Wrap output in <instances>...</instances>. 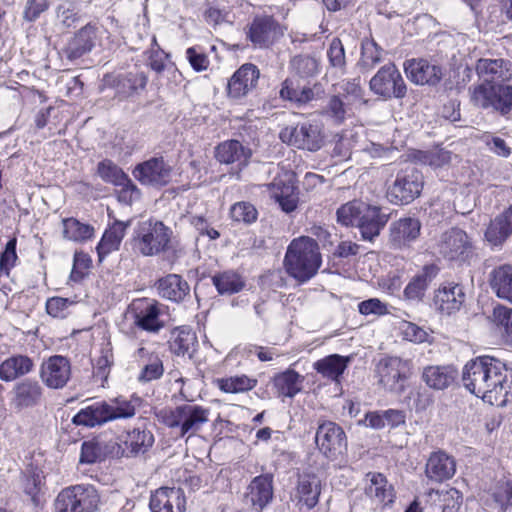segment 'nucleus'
Returning a JSON list of instances; mask_svg holds the SVG:
<instances>
[{
	"instance_id": "nucleus-10",
	"label": "nucleus",
	"mask_w": 512,
	"mask_h": 512,
	"mask_svg": "<svg viewBox=\"0 0 512 512\" xmlns=\"http://www.w3.org/2000/svg\"><path fill=\"white\" fill-rule=\"evenodd\" d=\"M280 139L290 146L307 151H317L324 144L322 125L318 122H303L294 127H285Z\"/></svg>"
},
{
	"instance_id": "nucleus-31",
	"label": "nucleus",
	"mask_w": 512,
	"mask_h": 512,
	"mask_svg": "<svg viewBox=\"0 0 512 512\" xmlns=\"http://www.w3.org/2000/svg\"><path fill=\"white\" fill-rule=\"evenodd\" d=\"M321 490L322 482L316 474L303 473L298 477L295 496L300 503L312 509L319 502Z\"/></svg>"
},
{
	"instance_id": "nucleus-16",
	"label": "nucleus",
	"mask_w": 512,
	"mask_h": 512,
	"mask_svg": "<svg viewBox=\"0 0 512 512\" xmlns=\"http://www.w3.org/2000/svg\"><path fill=\"white\" fill-rule=\"evenodd\" d=\"M171 166L163 157H152L135 166L133 176L142 185L162 187L171 179Z\"/></svg>"
},
{
	"instance_id": "nucleus-63",
	"label": "nucleus",
	"mask_w": 512,
	"mask_h": 512,
	"mask_svg": "<svg viewBox=\"0 0 512 512\" xmlns=\"http://www.w3.org/2000/svg\"><path fill=\"white\" fill-rule=\"evenodd\" d=\"M90 263H91V260L86 254L75 253L74 261H73V268H72V271L70 274V280H72L74 282L81 281L87 274V271L90 267Z\"/></svg>"
},
{
	"instance_id": "nucleus-59",
	"label": "nucleus",
	"mask_w": 512,
	"mask_h": 512,
	"mask_svg": "<svg viewBox=\"0 0 512 512\" xmlns=\"http://www.w3.org/2000/svg\"><path fill=\"white\" fill-rule=\"evenodd\" d=\"M327 57L333 68L343 70L346 65L344 46L339 38H333L330 42Z\"/></svg>"
},
{
	"instance_id": "nucleus-30",
	"label": "nucleus",
	"mask_w": 512,
	"mask_h": 512,
	"mask_svg": "<svg viewBox=\"0 0 512 512\" xmlns=\"http://www.w3.org/2000/svg\"><path fill=\"white\" fill-rule=\"evenodd\" d=\"M456 472L455 459L444 451L433 452L426 463V476L435 482L451 479Z\"/></svg>"
},
{
	"instance_id": "nucleus-25",
	"label": "nucleus",
	"mask_w": 512,
	"mask_h": 512,
	"mask_svg": "<svg viewBox=\"0 0 512 512\" xmlns=\"http://www.w3.org/2000/svg\"><path fill=\"white\" fill-rule=\"evenodd\" d=\"M149 507L152 512H183L185 497L180 488L162 487L150 498Z\"/></svg>"
},
{
	"instance_id": "nucleus-39",
	"label": "nucleus",
	"mask_w": 512,
	"mask_h": 512,
	"mask_svg": "<svg viewBox=\"0 0 512 512\" xmlns=\"http://www.w3.org/2000/svg\"><path fill=\"white\" fill-rule=\"evenodd\" d=\"M278 25L271 17L255 18L249 30L250 40L259 47H266L273 42Z\"/></svg>"
},
{
	"instance_id": "nucleus-4",
	"label": "nucleus",
	"mask_w": 512,
	"mask_h": 512,
	"mask_svg": "<svg viewBox=\"0 0 512 512\" xmlns=\"http://www.w3.org/2000/svg\"><path fill=\"white\" fill-rule=\"evenodd\" d=\"M134 405L124 399H115L111 403L94 402L73 417V423L86 427H95L116 419L131 418L135 415Z\"/></svg>"
},
{
	"instance_id": "nucleus-19",
	"label": "nucleus",
	"mask_w": 512,
	"mask_h": 512,
	"mask_svg": "<svg viewBox=\"0 0 512 512\" xmlns=\"http://www.w3.org/2000/svg\"><path fill=\"white\" fill-rule=\"evenodd\" d=\"M391 213L380 206L366 203L360 217L358 229L366 241H373L388 223Z\"/></svg>"
},
{
	"instance_id": "nucleus-20",
	"label": "nucleus",
	"mask_w": 512,
	"mask_h": 512,
	"mask_svg": "<svg viewBox=\"0 0 512 512\" xmlns=\"http://www.w3.org/2000/svg\"><path fill=\"white\" fill-rule=\"evenodd\" d=\"M466 300L464 287L458 283L446 282L434 294L436 309L445 315H451L461 309Z\"/></svg>"
},
{
	"instance_id": "nucleus-5",
	"label": "nucleus",
	"mask_w": 512,
	"mask_h": 512,
	"mask_svg": "<svg viewBox=\"0 0 512 512\" xmlns=\"http://www.w3.org/2000/svg\"><path fill=\"white\" fill-rule=\"evenodd\" d=\"M172 230L162 221L150 218L138 223L134 245L143 256H156L170 248Z\"/></svg>"
},
{
	"instance_id": "nucleus-22",
	"label": "nucleus",
	"mask_w": 512,
	"mask_h": 512,
	"mask_svg": "<svg viewBox=\"0 0 512 512\" xmlns=\"http://www.w3.org/2000/svg\"><path fill=\"white\" fill-rule=\"evenodd\" d=\"M70 376V362L64 356H52L41 366L40 377L49 388H63L70 379Z\"/></svg>"
},
{
	"instance_id": "nucleus-17",
	"label": "nucleus",
	"mask_w": 512,
	"mask_h": 512,
	"mask_svg": "<svg viewBox=\"0 0 512 512\" xmlns=\"http://www.w3.org/2000/svg\"><path fill=\"white\" fill-rule=\"evenodd\" d=\"M131 313L134 318V325L149 333H158L164 322L160 319V305L155 300L138 299L131 306Z\"/></svg>"
},
{
	"instance_id": "nucleus-2",
	"label": "nucleus",
	"mask_w": 512,
	"mask_h": 512,
	"mask_svg": "<svg viewBox=\"0 0 512 512\" xmlns=\"http://www.w3.org/2000/svg\"><path fill=\"white\" fill-rule=\"evenodd\" d=\"M322 264L318 243L311 237L302 236L289 244L284 266L287 273L300 283L313 278Z\"/></svg>"
},
{
	"instance_id": "nucleus-45",
	"label": "nucleus",
	"mask_w": 512,
	"mask_h": 512,
	"mask_svg": "<svg viewBox=\"0 0 512 512\" xmlns=\"http://www.w3.org/2000/svg\"><path fill=\"white\" fill-rule=\"evenodd\" d=\"M302 377L294 370L288 369L273 378V384L278 394L294 397L301 390Z\"/></svg>"
},
{
	"instance_id": "nucleus-29",
	"label": "nucleus",
	"mask_w": 512,
	"mask_h": 512,
	"mask_svg": "<svg viewBox=\"0 0 512 512\" xmlns=\"http://www.w3.org/2000/svg\"><path fill=\"white\" fill-rule=\"evenodd\" d=\"M512 235V205L490 221L484 237L493 247H501Z\"/></svg>"
},
{
	"instance_id": "nucleus-40",
	"label": "nucleus",
	"mask_w": 512,
	"mask_h": 512,
	"mask_svg": "<svg viewBox=\"0 0 512 512\" xmlns=\"http://www.w3.org/2000/svg\"><path fill=\"white\" fill-rule=\"evenodd\" d=\"M349 362L350 357L332 354L316 361L314 363V369L324 378L339 382Z\"/></svg>"
},
{
	"instance_id": "nucleus-44",
	"label": "nucleus",
	"mask_w": 512,
	"mask_h": 512,
	"mask_svg": "<svg viewBox=\"0 0 512 512\" xmlns=\"http://www.w3.org/2000/svg\"><path fill=\"white\" fill-rule=\"evenodd\" d=\"M495 330L507 342H512V308L503 304L494 306L488 317Z\"/></svg>"
},
{
	"instance_id": "nucleus-8",
	"label": "nucleus",
	"mask_w": 512,
	"mask_h": 512,
	"mask_svg": "<svg viewBox=\"0 0 512 512\" xmlns=\"http://www.w3.org/2000/svg\"><path fill=\"white\" fill-rule=\"evenodd\" d=\"M439 255L457 263H468L474 256V245L469 235L460 228L443 232L436 243Z\"/></svg>"
},
{
	"instance_id": "nucleus-51",
	"label": "nucleus",
	"mask_w": 512,
	"mask_h": 512,
	"mask_svg": "<svg viewBox=\"0 0 512 512\" xmlns=\"http://www.w3.org/2000/svg\"><path fill=\"white\" fill-rule=\"evenodd\" d=\"M97 172L103 181L116 186L128 182V175L111 160L101 161Z\"/></svg>"
},
{
	"instance_id": "nucleus-1",
	"label": "nucleus",
	"mask_w": 512,
	"mask_h": 512,
	"mask_svg": "<svg viewBox=\"0 0 512 512\" xmlns=\"http://www.w3.org/2000/svg\"><path fill=\"white\" fill-rule=\"evenodd\" d=\"M509 371L506 364L492 356H480L469 361L463 369L462 380L464 386L474 395L489 402L501 398L507 400V393L511 388Z\"/></svg>"
},
{
	"instance_id": "nucleus-26",
	"label": "nucleus",
	"mask_w": 512,
	"mask_h": 512,
	"mask_svg": "<svg viewBox=\"0 0 512 512\" xmlns=\"http://www.w3.org/2000/svg\"><path fill=\"white\" fill-rule=\"evenodd\" d=\"M12 405L17 409L37 406L43 396V388L35 379L26 378L17 382L12 391Z\"/></svg>"
},
{
	"instance_id": "nucleus-61",
	"label": "nucleus",
	"mask_w": 512,
	"mask_h": 512,
	"mask_svg": "<svg viewBox=\"0 0 512 512\" xmlns=\"http://www.w3.org/2000/svg\"><path fill=\"white\" fill-rule=\"evenodd\" d=\"M73 304L68 298L52 297L46 302V311L49 315L55 318H64L67 314L68 308Z\"/></svg>"
},
{
	"instance_id": "nucleus-35",
	"label": "nucleus",
	"mask_w": 512,
	"mask_h": 512,
	"mask_svg": "<svg viewBox=\"0 0 512 512\" xmlns=\"http://www.w3.org/2000/svg\"><path fill=\"white\" fill-rule=\"evenodd\" d=\"M156 287L158 294L167 300L180 302L189 295L190 286L186 280H184L178 274H168L165 277L160 278Z\"/></svg>"
},
{
	"instance_id": "nucleus-11",
	"label": "nucleus",
	"mask_w": 512,
	"mask_h": 512,
	"mask_svg": "<svg viewBox=\"0 0 512 512\" xmlns=\"http://www.w3.org/2000/svg\"><path fill=\"white\" fill-rule=\"evenodd\" d=\"M154 444L153 433L145 428H134L107 446L113 457H137L144 455Z\"/></svg>"
},
{
	"instance_id": "nucleus-7",
	"label": "nucleus",
	"mask_w": 512,
	"mask_h": 512,
	"mask_svg": "<svg viewBox=\"0 0 512 512\" xmlns=\"http://www.w3.org/2000/svg\"><path fill=\"white\" fill-rule=\"evenodd\" d=\"M99 495L91 485H76L63 489L55 499V512H94Z\"/></svg>"
},
{
	"instance_id": "nucleus-28",
	"label": "nucleus",
	"mask_w": 512,
	"mask_h": 512,
	"mask_svg": "<svg viewBox=\"0 0 512 512\" xmlns=\"http://www.w3.org/2000/svg\"><path fill=\"white\" fill-rule=\"evenodd\" d=\"M421 223L417 218L405 217L391 223L389 239L395 248L407 246L420 235Z\"/></svg>"
},
{
	"instance_id": "nucleus-50",
	"label": "nucleus",
	"mask_w": 512,
	"mask_h": 512,
	"mask_svg": "<svg viewBox=\"0 0 512 512\" xmlns=\"http://www.w3.org/2000/svg\"><path fill=\"white\" fill-rule=\"evenodd\" d=\"M365 204V202L360 200H353L343 204L337 210V221L344 226L358 227Z\"/></svg>"
},
{
	"instance_id": "nucleus-42",
	"label": "nucleus",
	"mask_w": 512,
	"mask_h": 512,
	"mask_svg": "<svg viewBox=\"0 0 512 512\" xmlns=\"http://www.w3.org/2000/svg\"><path fill=\"white\" fill-rule=\"evenodd\" d=\"M456 371L450 366H428L422 373L423 381L433 389L448 388L455 380Z\"/></svg>"
},
{
	"instance_id": "nucleus-64",
	"label": "nucleus",
	"mask_w": 512,
	"mask_h": 512,
	"mask_svg": "<svg viewBox=\"0 0 512 512\" xmlns=\"http://www.w3.org/2000/svg\"><path fill=\"white\" fill-rule=\"evenodd\" d=\"M420 160L430 166L441 167L451 161V152L444 149L423 152Z\"/></svg>"
},
{
	"instance_id": "nucleus-27",
	"label": "nucleus",
	"mask_w": 512,
	"mask_h": 512,
	"mask_svg": "<svg viewBox=\"0 0 512 512\" xmlns=\"http://www.w3.org/2000/svg\"><path fill=\"white\" fill-rule=\"evenodd\" d=\"M440 269L436 264H427L418 271L404 289V298L408 301L420 302Z\"/></svg>"
},
{
	"instance_id": "nucleus-49",
	"label": "nucleus",
	"mask_w": 512,
	"mask_h": 512,
	"mask_svg": "<svg viewBox=\"0 0 512 512\" xmlns=\"http://www.w3.org/2000/svg\"><path fill=\"white\" fill-rule=\"evenodd\" d=\"M280 97L298 105H304L315 98V93L307 86L295 87L292 80L286 79L282 84Z\"/></svg>"
},
{
	"instance_id": "nucleus-54",
	"label": "nucleus",
	"mask_w": 512,
	"mask_h": 512,
	"mask_svg": "<svg viewBox=\"0 0 512 512\" xmlns=\"http://www.w3.org/2000/svg\"><path fill=\"white\" fill-rule=\"evenodd\" d=\"M164 373L163 362L159 355H152L149 362L142 364V369L137 377L141 383L158 380Z\"/></svg>"
},
{
	"instance_id": "nucleus-55",
	"label": "nucleus",
	"mask_w": 512,
	"mask_h": 512,
	"mask_svg": "<svg viewBox=\"0 0 512 512\" xmlns=\"http://www.w3.org/2000/svg\"><path fill=\"white\" fill-rule=\"evenodd\" d=\"M230 215L234 221L249 225L257 220L258 211L252 203L241 201L231 207Z\"/></svg>"
},
{
	"instance_id": "nucleus-12",
	"label": "nucleus",
	"mask_w": 512,
	"mask_h": 512,
	"mask_svg": "<svg viewBox=\"0 0 512 512\" xmlns=\"http://www.w3.org/2000/svg\"><path fill=\"white\" fill-rule=\"evenodd\" d=\"M423 175L420 171L406 168L397 173L389 184L387 196L394 204H409L417 198L423 189Z\"/></svg>"
},
{
	"instance_id": "nucleus-24",
	"label": "nucleus",
	"mask_w": 512,
	"mask_h": 512,
	"mask_svg": "<svg viewBox=\"0 0 512 512\" xmlns=\"http://www.w3.org/2000/svg\"><path fill=\"white\" fill-rule=\"evenodd\" d=\"M408 79L417 85L434 86L442 79V69L425 59H410L404 63Z\"/></svg>"
},
{
	"instance_id": "nucleus-57",
	"label": "nucleus",
	"mask_w": 512,
	"mask_h": 512,
	"mask_svg": "<svg viewBox=\"0 0 512 512\" xmlns=\"http://www.w3.org/2000/svg\"><path fill=\"white\" fill-rule=\"evenodd\" d=\"M439 504L435 509L441 512H457L462 504V496L457 489L451 488L439 494Z\"/></svg>"
},
{
	"instance_id": "nucleus-58",
	"label": "nucleus",
	"mask_w": 512,
	"mask_h": 512,
	"mask_svg": "<svg viewBox=\"0 0 512 512\" xmlns=\"http://www.w3.org/2000/svg\"><path fill=\"white\" fill-rule=\"evenodd\" d=\"M350 102H344V98L335 94L329 98V101L325 107V112L330 116L337 124H341L346 117V106Z\"/></svg>"
},
{
	"instance_id": "nucleus-52",
	"label": "nucleus",
	"mask_w": 512,
	"mask_h": 512,
	"mask_svg": "<svg viewBox=\"0 0 512 512\" xmlns=\"http://www.w3.org/2000/svg\"><path fill=\"white\" fill-rule=\"evenodd\" d=\"M385 51L374 41L367 40L362 43L361 65L371 70L383 61Z\"/></svg>"
},
{
	"instance_id": "nucleus-56",
	"label": "nucleus",
	"mask_w": 512,
	"mask_h": 512,
	"mask_svg": "<svg viewBox=\"0 0 512 512\" xmlns=\"http://www.w3.org/2000/svg\"><path fill=\"white\" fill-rule=\"evenodd\" d=\"M334 91L336 94L344 98L348 102L358 100L362 96V89L360 86V79H343L335 84Z\"/></svg>"
},
{
	"instance_id": "nucleus-14",
	"label": "nucleus",
	"mask_w": 512,
	"mask_h": 512,
	"mask_svg": "<svg viewBox=\"0 0 512 512\" xmlns=\"http://www.w3.org/2000/svg\"><path fill=\"white\" fill-rule=\"evenodd\" d=\"M265 187L283 212L291 213L296 210L299 196L293 172L285 171L277 174L272 182L265 184Z\"/></svg>"
},
{
	"instance_id": "nucleus-9",
	"label": "nucleus",
	"mask_w": 512,
	"mask_h": 512,
	"mask_svg": "<svg viewBox=\"0 0 512 512\" xmlns=\"http://www.w3.org/2000/svg\"><path fill=\"white\" fill-rule=\"evenodd\" d=\"M379 383L389 392L400 395L412 374V363L396 356L382 358L376 367Z\"/></svg>"
},
{
	"instance_id": "nucleus-48",
	"label": "nucleus",
	"mask_w": 512,
	"mask_h": 512,
	"mask_svg": "<svg viewBox=\"0 0 512 512\" xmlns=\"http://www.w3.org/2000/svg\"><path fill=\"white\" fill-rule=\"evenodd\" d=\"M63 236L74 242H84L90 239L94 234V228L78 221L75 218L63 219Z\"/></svg>"
},
{
	"instance_id": "nucleus-46",
	"label": "nucleus",
	"mask_w": 512,
	"mask_h": 512,
	"mask_svg": "<svg viewBox=\"0 0 512 512\" xmlns=\"http://www.w3.org/2000/svg\"><path fill=\"white\" fill-rule=\"evenodd\" d=\"M212 283L219 294L238 293L245 286V282L242 277L232 270L215 274L212 277Z\"/></svg>"
},
{
	"instance_id": "nucleus-32",
	"label": "nucleus",
	"mask_w": 512,
	"mask_h": 512,
	"mask_svg": "<svg viewBox=\"0 0 512 512\" xmlns=\"http://www.w3.org/2000/svg\"><path fill=\"white\" fill-rule=\"evenodd\" d=\"M367 484L365 486V494L383 505L393 503L395 491L391 484L388 483L386 477L377 472H369L366 474Z\"/></svg>"
},
{
	"instance_id": "nucleus-6",
	"label": "nucleus",
	"mask_w": 512,
	"mask_h": 512,
	"mask_svg": "<svg viewBox=\"0 0 512 512\" xmlns=\"http://www.w3.org/2000/svg\"><path fill=\"white\" fill-rule=\"evenodd\" d=\"M474 106L508 118L512 112V85L480 83L469 88Z\"/></svg>"
},
{
	"instance_id": "nucleus-37",
	"label": "nucleus",
	"mask_w": 512,
	"mask_h": 512,
	"mask_svg": "<svg viewBox=\"0 0 512 512\" xmlns=\"http://www.w3.org/2000/svg\"><path fill=\"white\" fill-rule=\"evenodd\" d=\"M489 283L498 298L512 304V265L494 268L490 273Z\"/></svg>"
},
{
	"instance_id": "nucleus-21",
	"label": "nucleus",
	"mask_w": 512,
	"mask_h": 512,
	"mask_svg": "<svg viewBox=\"0 0 512 512\" xmlns=\"http://www.w3.org/2000/svg\"><path fill=\"white\" fill-rule=\"evenodd\" d=\"M475 70L482 83H505L512 79V62L503 58H481Z\"/></svg>"
},
{
	"instance_id": "nucleus-47",
	"label": "nucleus",
	"mask_w": 512,
	"mask_h": 512,
	"mask_svg": "<svg viewBox=\"0 0 512 512\" xmlns=\"http://www.w3.org/2000/svg\"><path fill=\"white\" fill-rule=\"evenodd\" d=\"M146 83L147 77L143 72H129L117 78L115 83L116 93L121 98H126L138 89H143Z\"/></svg>"
},
{
	"instance_id": "nucleus-43",
	"label": "nucleus",
	"mask_w": 512,
	"mask_h": 512,
	"mask_svg": "<svg viewBox=\"0 0 512 512\" xmlns=\"http://www.w3.org/2000/svg\"><path fill=\"white\" fill-rule=\"evenodd\" d=\"M214 384L223 393L239 394L254 389L258 384V380L245 374H241L216 378L214 380Z\"/></svg>"
},
{
	"instance_id": "nucleus-62",
	"label": "nucleus",
	"mask_w": 512,
	"mask_h": 512,
	"mask_svg": "<svg viewBox=\"0 0 512 512\" xmlns=\"http://www.w3.org/2000/svg\"><path fill=\"white\" fill-rule=\"evenodd\" d=\"M102 449L96 441H85L81 447L80 462L93 464L101 460Z\"/></svg>"
},
{
	"instance_id": "nucleus-18",
	"label": "nucleus",
	"mask_w": 512,
	"mask_h": 512,
	"mask_svg": "<svg viewBox=\"0 0 512 512\" xmlns=\"http://www.w3.org/2000/svg\"><path fill=\"white\" fill-rule=\"evenodd\" d=\"M259 76V69L254 64L246 63L242 65L227 83L228 97L239 100L247 96L256 88Z\"/></svg>"
},
{
	"instance_id": "nucleus-15",
	"label": "nucleus",
	"mask_w": 512,
	"mask_h": 512,
	"mask_svg": "<svg viewBox=\"0 0 512 512\" xmlns=\"http://www.w3.org/2000/svg\"><path fill=\"white\" fill-rule=\"evenodd\" d=\"M315 441L319 450L331 460H336L347 450L345 432L334 422L328 421L319 425Z\"/></svg>"
},
{
	"instance_id": "nucleus-23",
	"label": "nucleus",
	"mask_w": 512,
	"mask_h": 512,
	"mask_svg": "<svg viewBox=\"0 0 512 512\" xmlns=\"http://www.w3.org/2000/svg\"><path fill=\"white\" fill-rule=\"evenodd\" d=\"M273 475L256 476L249 484L245 500L254 510L261 512L273 499Z\"/></svg>"
},
{
	"instance_id": "nucleus-33",
	"label": "nucleus",
	"mask_w": 512,
	"mask_h": 512,
	"mask_svg": "<svg viewBox=\"0 0 512 512\" xmlns=\"http://www.w3.org/2000/svg\"><path fill=\"white\" fill-rule=\"evenodd\" d=\"M252 155L251 149L238 140H228L216 148V159L225 164L237 163L239 168L246 166Z\"/></svg>"
},
{
	"instance_id": "nucleus-34",
	"label": "nucleus",
	"mask_w": 512,
	"mask_h": 512,
	"mask_svg": "<svg viewBox=\"0 0 512 512\" xmlns=\"http://www.w3.org/2000/svg\"><path fill=\"white\" fill-rule=\"evenodd\" d=\"M130 225L131 220L120 221L113 219V223L106 229L97 246V253L100 260L109 253L119 249L126 234V230Z\"/></svg>"
},
{
	"instance_id": "nucleus-13",
	"label": "nucleus",
	"mask_w": 512,
	"mask_h": 512,
	"mask_svg": "<svg viewBox=\"0 0 512 512\" xmlns=\"http://www.w3.org/2000/svg\"><path fill=\"white\" fill-rule=\"evenodd\" d=\"M370 90L377 96L388 100L404 98L407 87L404 79L393 63L382 66L369 82Z\"/></svg>"
},
{
	"instance_id": "nucleus-3",
	"label": "nucleus",
	"mask_w": 512,
	"mask_h": 512,
	"mask_svg": "<svg viewBox=\"0 0 512 512\" xmlns=\"http://www.w3.org/2000/svg\"><path fill=\"white\" fill-rule=\"evenodd\" d=\"M210 411L197 404H183L174 409H162L157 416L160 422L175 430L178 437L188 438L209 421Z\"/></svg>"
},
{
	"instance_id": "nucleus-53",
	"label": "nucleus",
	"mask_w": 512,
	"mask_h": 512,
	"mask_svg": "<svg viewBox=\"0 0 512 512\" xmlns=\"http://www.w3.org/2000/svg\"><path fill=\"white\" fill-rule=\"evenodd\" d=\"M291 68L302 78L313 77L319 71V61L310 55H297L291 60Z\"/></svg>"
},
{
	"instance_id": "nucleus-60",
	"label": "nucleus",
	"mask_w": 512,
	"mask_h": 512,
	"mask_svg": "<svg viewBox=\"0 0 512 512\" xmlns=\"http://www.w3.org/2000/svg\"><path fill=\"white\" fill-rule=\"evenodd\" d=\"M17 258L16 239L13 238L7 242L5 250L0 255V277L9 275V271L15 266Z\"/></svg>"
},
{
	"instance_id": "nucleus-41",
	"label": "nucleus",
	"mask_w": 512,
	"mask_h": 512,
	"mask_svg": "<svg viewBox=\"0 0 512 512\" xmlns=\"http://www.w3.org/2000/svg\"><path fill=\"white\" fill-rule=\"evenodd\" d=\"M197 337L196 334L187 327L177 328L172 333L170 340V350L177 356L188 355L193 356L196 351Z\"/></svg>"
},
{
	"instance_id": "nucleus-36",
	"label": "nucleus",
	"mask_w": 512,
	"mask_h": 512,
	"mask_svg": "<svg viewBox=\"0 0 512 512\" xmlns=\"http://www.w3.org/2000/svg\"><path fill=\"white\" fill-rule=\"evenodd\" d=\"M96 36L95 27L86 25L68 42L63 53L69 60H76L91 51Z\"/></svg>"
},
{
	"instance_id": "nucleus-38",
	"label": "nucleus",
	"mask_w": 512,
	"mask_h": 512,
	"mask_svg": "<svg viewBox=\"0 0 512 512\" xmlns=\"http://www.w3.org/2000/svg\"><path fill=\"white\" fill-rule=\"evenodd\" d=\"M33 368L34 363L31 358L25 355H14L0 364V379L10 382L30 373Z\"/></svg>"
}]
</instances>
